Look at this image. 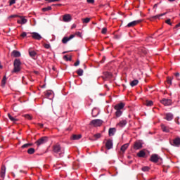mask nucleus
<instances>
[{
  "instance_id": "obj_1",
  "label": "nucleus",
  "mask_w": 180,
  "mask_h": 180,
  "mask_svg": "<svg viewBox=\"0 0 180 180\" xmlns=\"http://www.w3.org/2000/svg\"><path fill=\"white\" fill-rule=\"evenodd\" d=\"M20 65H22V62L20 59H15L13 62V72H19L20 71Z\"/></svg>"
},
{
  "instance_id": "obj_2",
  "label": "nucleus",
  "mask_w": 180,
  "mask_h": 180,
  "mask_svg": "<svg viewBox=\"0 0 180 180\" xmlns=\"http://www.w3.org/2000/svg\"><path fill=\"white\" fill-rule=\"evenodd\" d=\"M53 153H56V154H58L59 153V156L61 157L63 154H64V150L61 149V146H60L59 143H56L53 146Z\"/></svg>"
},
{
  "instance_id": "obj_3",
  "label": "nucleus",
  "mask_w": 180,
  "mask_h": 180,
  "mask_svg": "<svg viewBox=\"0 0 180 180\" xmlns=\"http://www.w3.org/2000/svg\"><path fill=\"white\" fill-rule=\"evenodd\" d=\"M103 124V121L102 120H93L90 122V126H94V127H99L102 126Z\"/></svg>"
},
{
  "instance_id": "obj_4",
  "label": "nucleus",
  "mask_w": 180,
  "mask_h": 180,
  "mask_svg": "<svg viewBox=\"0 0 180 180\" xmlns=\"http://www.w3.org/2000/svg\"><path fill=\"white\" fill-rule=\"evenodd\" d=\"M47 141H49V138L47 136H43L41 139H38L35 142V143L39 147V146H41V144H44L46 143H47Z\"/></svg>"
},
{
  "instance_id": "obj_5",
  "label": "nucleus",
  "mask_w": 180,
  "mask_h": 180,
  "mask_svg": "<svg viewBox=\"0 0 180 180\" xmlns=\"http://www.w3.org/2000/svg\"><path fill=\"white\" fill-rule=\"evenodd\" d=\"M141 22H143V20H134V21H132V22L128 23L127 27H134V26H136V25H139V23H141Z\"/></svg>"
},
{
  "instance_id": "obj_6",
  "label": "nucleus",
  "mask_w": 180,
  "mask_h": 180,
  "mask_svg": "<svg viewBox=\"0 0 180 180\" xmlns=\"http://www.w3.org/2000/svg\"><path fill=\"white\" fill-rule=\"evenodd\" d=\"M160 102L164 106H170V105H172V101L171 99L163 98Z\"/></svg>"
},
{
  "instance_id": "obj_7",
  "label": "nucleus",
  "mask_w": 180,
  "mask_h": 180,
  "mask_svg": "<svg viewBox=\"0 0 180 180\" xmlns=\"http://www.w3.org/2000/svg\"><path fill=\"white\" fill-rule=\"evenodd\" d=\"M6 172V167H5V165H3L1 167V172H0V176L3 179H5Z\"/></svg>"
},
{
  "instance_id": "obj_8",
  "label": "nucleus",
  "mask_w": 180,
  "mask_h": 180,
  "mask_svg": "<svg viewBox=\"0 0 180 180\" xmlns=\"http://www.w3.org/2000/svg\"><path fill=\"white\" fill-rule=\"evenodd\" d=\"M75 37V34H71L69 37H65L62 39V43H63V44H66V43H68L70 40H71L72 39H74Z\"/></svg>"
},
{
  "instance_id": "obj_9",
  "label": "nucleus",
  "mask_w": 180,
  "mask_h": 180,
  "mask_svg": "<svg viewBox=\"0 0 180 180\" xmlns=\"http://www.w3.org/2000/svg\"><path fill=\"white\" fill-rule=\"evenodd\" d=\"M158 160H160V157H158V155L153 154L150 156V161H151L152 162L157 163L158 162Z\"/></svg>"
},
{
  "instance_id": "obj_10",
  "label": "nucleus",
  "mask_w": 180,
  "mask_h": 180,
  "mask_svg": "<svg viewBox=\"0 0 180 180\" xmlns=\"http://www.w3.org/2000/svg\"><path fill=\"white\" fill-rule=\"evenodd\" d=\"M143 148V144L140 141H136L134 144V150H140Z\"/></svg>"
},
{
  "instance_id": "obj_11",
  "label": "nucleus",
  "mask_w": 180,
  "mask_h": 180,
  "mask_svg": "<svg viewBox=\"0 0 180 180\" xmlns=\"http://www.w3.org/2000/svg\"><path fill=\"white\" fill-rule=\"evenodd\" d=\"M172 146H174V147H179L180 146V138L176 137L173 140V143H172Z\"/></svg>"
},
{
  "instance_id": "obj_12",
  "label": "nucleus",
  "mask_w": 180,
  "mask_h": 180,
  "mask_svg": "<svg viewBox=\"0 0 180 180\" xmlns=\"http://www.w3.org/2000/svg\"><path fill=\"white\" fill-rule=\"evenodd\" d=\"M113 148V142L112 141V140H108L105 143V148H107V150H110V148Z\"/></svg>"
},
{
  "instance_id": "obj_13",
  "label": "nucleus",
  "mask_w": 180,
  "mask_h": 180,
  "mask_svg": "<svg viewBox=\"0 0 180 180\" xmlns=\"http://www.w3.org/2000/svg\"><path fill=\"white\" fill-rule=\"evenodd\" d=\"M32 39H34L35 40H41V35L39 34L37 32H32Z\"/></svg>"
},
{
  "instance_id": "obj_14",
  "label": "nucleus",
  "mask_w": 180,
  "mask_h": 180,
  "mask_svg": "<svg viewBox=\"0 0 180 180\" xmlns=\"http://www.w3.org/2000/svg\"><path fill=\"white\" fill-rule=\"evenodd\" d=\"M102 137V134L98 133V134H96L93 136V138H89V140H91V141H95L96 140H98V139H101Z\"/></svg>"
},
{
  "instance_id": "obj_15",
  "label": "nucleus",
  "mask_w": 180,
  "mask_h": 180,
  "mask_svg": "<svg viewBox=\"0 0 180 180\" xmlns=\"http://www.w3.org/2000/svg\"><path fill=\"white\" fill-rule=\"evenodd\" d=\"M124 108V103H120L119 104H117L114 107L115 110H120L121 109H123Z\"/></svg>"
},
{
  "instance_id": "obj_16",
  "label": "nucleus",
  "mask_w": 180,
  "mask_h": 180,
  "mask_svg": "<svg viewBox=\"0 0 180 180\" xmlns=\"http://www.w3.org/2000/svg\"><path fill=\"white\" fill-rule=\"evenodd\" d=\"M63 22H71V15L70 14L63 15Z\"/></svg>"
},
{
  "instance_id": "obj_17",
  "label": "nucleus",
  "mask_w": 180,
  "mask_h": 180,
  "mask_svg": "<svg viewBox=\"0 0 180 180\" xmlns=\"http://www.w3.org/2000/svg\"><path fill=\"white\" fill-rule=\"evenodd\" d=\"M127 124V121L126 120H122L120 121L117 126H118V127H124V126Z\"/></svg>"
},
{
  "instance_id": "obj_18",
  "label": "nucleus",
  "mask_w": 180,
  "mask_h": 180,
  "mask_svg": "<svg viewBox=\"0 0 180 180\" xmlns=\"http://www.w3.org/2000/svg\"><path fill=\"white\" fill-rule=\"evenodd\" d=\"M13 57H20V52L19 51L14 50L11 53Z\"/></svg>"
},
{
  "instance_id": "obj_19",
  "label": "nucleus",
  "mask_w": 180,
  "mask_h": 180,
  "mask_svg": "<svg viewBox=\"0 0 180 180\" xmlns=\"http://www.w3.org/2000/svg\"><path fill=\"white\" fill-rule=\"evenodd\" d=\"M115 133H116V128H110L108 131L109 136H115Z\"/></svg>"
},
{
  "instance_id": "obj_20",
  "label": "nucleus",
  "mask_w": 180,
  "mask_h": 180,
  "mask_svg": "<svg viewBox=\"0 0 180 180\" xmlns=\"http://www.w3.org/2000/svg\"><path fill=\"white\" fill-rule=\"evenodd\" d=\"M164 15H167V13H162V14H160V15H156L152 16V17L150 18V20H154V19H158L159 18H161V16H164Z\"/></svg>"
},
{
  "instance_id": "obj_21",
  "label": "nucleus",
  "mask_w": 180,
  "mask_h": 180,
  "mask_svg": "<svg viewBox=\"0 0 180 180\" xmlns=\"http://www.w3.org/2000/svg\"><path fill=\"white\" fill-rule=\"evenodd\" d=\"M172 79H174V77H167L166 82L168 85H172Z\"/></svg>"
},
{
  "instance_id": "obj_22",
  "label": "nucleus",
  "mask_w": 180,
  "mask_h": 180,
  "mask_svg": "<svg viewBox=\"0 0 180 180\" xmlns=\"http://www.w3.org/2000/svg\"><path fill=\"white\" fill-rule=\"evenodd\" d=\"M82 137V135L79 134V135H75L73 134L71 137L72 140H79V139H81Z\"/></svg>"
},
{
  "instance_id": "obj_23",
  "label": "nucleus",
  "mask_w": 180,
  "mask_h": 180,
  "mask_svg": "<svg viewBox=\"0 0 180 180\" xmlns=\"http://www.w3.org/2000/svg\"><path fill=\"white\" fill-rule=\"evenodd\" d=\"M172 119H174V115H172V113H167L166 114V120H172Z\"/></svg>"
},
{
  "instance_id": "obj_24",
  "label": "nucleus",
  "mask_w": 180,
  "mask_h": 180,
  "mask_svg": "<svg viewBox=\"0 0 180 180\" xmlns=\"http://www.w3.org/2000/svg\"><path fill=\"white\" fill-rule=\"evenodd\" d=\"M137 156L141 158H144V157H146V152H144V150H141L137 153Z\"/></svg>"
},
{
  "instance_id": "obj_25",
  "label": "nucleus",
  "mask_w": 180,
  "mask_h": 180,
  "mask_svg": "<svg viewBox=\"0 0 180 180\" xmlns=\"http://www.w3.org/2000/svg\"><path fill=\"white\" fill-rule=\"evenodd\" d=\"M162 130V131H165V133H169V129H168L167 127H165L164 124H161Z\"/></svg>"
},
{
  "instance_id": "obj_26",
  "label": "nucleus",
  "mask_w": 180,
  "mask_h": 180,
  "mask_svg": "<svg viewBox=\"0 0 180 180\" xmlns=\"http://www.w3.org/2000/svg\"><path fill=\"white\" fill-rule=\"evenodd\" d=\"M128 148H129V143H126L121 147L120 150L121 151H122V153H124Z\"/></svg>"
},
{
  "instance_id": "obj_27",
  "label": "nucleus",
  "mask_w": 180,
  "mask_h": 180,
  "mask_svg": "<svg viewBox=\"0 0 180 180\" xmlns=\"http://www.w3.org/2000/svg\"><path fill=\"white\" fill-rule=\"evenodd\" d=\"M29 54H30V57H32V58L34 59V57H36L37 53H36V51H30V50L29 51Z\"/></svg>"
},
{
  "instance_id": "obj_28",
  "label": "nucleus",
  "mask_w": 180,
  "mask_h": 180,
  "mask_svg": "<svg viewBox=\"0 0 180 180\" xmlns=\"http://www.w3.org/2000/svg\"><path fill=\"white\" fill-rule=\"evenodd\" d=\"M77 74L79 75V77H82V75H84V70L79 68L77 70Z\"/></svg>"
},
{
  "instance_id": "obj_29",
  "label": "nucleus",
  "mask_w": 180,
  "mask_h": 180,
  "mask_svg": "<svg viewBox=\"0 0 180 180\" xmlns=\"http://www.w3.org/2000/svg\"><path fill=\"white\" fill-rule=\"evenodd\" d=\"M139 84V80L134 79L130 82L131 86H136Z\"/></svg>"
},
{
  "instance_id": "obj_30",
  "label": "nucleus",
  "mask_w": 180,
  "mask_h": 180,
  "mask_svg": "<svg viewBox=\"0 0 180 180\" xmlns=\"http://www.w3.org/2000/svg\"><path fill=\"white\" fill-rule=\"evenodd\" d=\"M8 117L10 119V120H11V122H18V119L12 117V115H11L10 113L8 114Z\"/></svg>"
},
{
  "instance_id": "obj_31",
  "label": "nucleus",
  "mask_w": 180,
  "mask_h": 180,
  "mask_svg": "<svg viewBox=\"0 0 180 180\" xmlns=\"http://www.w3.org/2000/svg\"><path fill=\"white\" fill-rule=\"evenodd\" d=\"M20 19H21V25H25L26 23H27V19L22 17V16H20Z\"/></svg>"
},
{
  "instance_id": "obj_32",
  "label": "nucleus",
  "mask_w": 180,
  "mask_h": 180,
  "mask_svg": "<svg viewBox=\"0 0 180 180\" xmlns=\"http://www.w3.org/2000/svg\"><path fill=\"white\" fill-rule=\"evenodd\" d=\"M63 60H65V61H71L72 60V58L71 56L68 57V55H65L63 56Z\"/></svg>"
},
{
  "instance_id": "obj_33",
  "label": "nucleus",
  "mask_w": 180,
  "mask_h": 180,
  "mask_svg": "<svg viewBox=\"0 0 180 180\" xmlns=\"http://www.w3.org/2000/svg\"><path fill=\"white\" fill-rule=\"evenodd\" d=\"M104 75H105V78H112V73H110L109 72H105Z\"/></svg>"
},
{
  "instance_id": "obj_34",
  "label": "nucleus",
  "mask_w": 180,
  "mask_h": 180,
  "mask_svg": "<svg viewBox=\"0 0 180 180\" xmlns=\"http://www.w3.org/2000/svg\"><path fill=\"white\" fill-rule=\"evenodd\" d=\"M6 84V76H4L1 80V86H5Z\"/></svg>"
},
{
  "instance_id": "obj_35",
  "label": "nucleus",
  "mask_w": 180,
  "mask_h": 180,
  "mask_svg": "<svg viewBox=\"0 0 180 180\" xmlns=\"http://www.w3.org/2000/svg\"><path fill=\"white\" fill-rule=\"evenodd\" d=\"M82 20L83 23H89V22H91V18H82Z\"/></svg>"
},
{
  "instance_id": "obj_36",
  "label": "nucleus",
  "mask_w": 180,
  "mask_h": 180,
  "mask_svg": "<svg viewBox=\"0 0 180 180\" xmlns=\"http://www.w3.org/2000/svg\"><path fill=\"white\" fill-rule=\"evenodd\" d=\"M36 150H34V148H29L28 150H27V153H29V154H30V155H32V154H34V152H35Z\"/></svg>"
},
{
  "instance_id": "obj_37",
  "label": "nucleus",
  "mask_w": 180,
  "mask_h": 180,
  "mask_svg": "<svg viewBox=\"0 0 180 180\" xmlns=\"http://www.w3.org/2000/svg\"><path fill=\"white\" fill-rule=\"evenodd\" d=\"M33 146V143H25L22 146V148H27L28 147H32Z\"/></svg>"
},
{
  "instance_id": "obj_38",
  "label": "nucleus",
  "mask_w": 180,
  "mask_h": 180,
  "mask_svg": "<svg viewBox=\"0 0 180 180\" xmlns=\"http://www.w3.org/2000/svg\"><path fill=\"white\" fill-rule=\"evenodd\" d=\"M23 117H25V119H27L28 120H32V119H33V117H32V115L29 114L24 115Z\"/></svg>"
},
{
  "instance_id": "obj_39",
  "label": "nucleus",
  "mask_w": 180,
  "mask_h": 180,
  "mask_svg": "<svg viewBox=\"0 0 180 180\" xmlns=\"http://www.w3.org/2000/svg\"><path fill=\"white\" fill-rule=\"evenodd\" d=\"M52 8L51 6H48L42 8L43 12H47L49 11H51Z\"/></svg>"
},
{
  "instance_id": "obj_40",
  "label": "nucleus",
  "mask_w": 180,
  "mask_h": 180,
  "mask_svg": "<svg viewBox=\"0 0 180 180\" xmlns=\"http://www.w3.org/2000/svg\"><path fill=\"white\" fill-rule=\"evenodd\" d=\"M46 98H50L51 95H53V91H46L44 93Z\"/></svg>"
},
{
  "instance_id": "obj_41",
  "label": "nucleus",
  "mask_w": 180,
  "mask_h": 180,
  "mask_svg": "<svg viewBox=\"0 0 180 180\" xmlns=\"http://www.w3.org/2000/svg\"><path fill=\"white\" fill-rule=\"evenodd\" d=\"M142 171H143L144 172H147L148 171H150V167L148 166H145L143 167H142Z\"/></svg>"
},
{
  "instance_id": "obj_42",
  "label": "nucleus",
  "mask_w": 180,
  "mask_h": 180,
  "mask_svg": "<svg viewBox=\"0 0 180 180\" xmlns=\"http://www.w3.org/2000/svg\"><path fill=\"white\" fill-rule=\"evenodd\" d=\"M146 105L147 106H153V101H148V100H147Z\"/></svg>"
},
{
  "instance_id": "obj_43",
  "label": "nucleus",
  "mask_w": 180,
  "mask_h": 180,
  "mask_svg": "<svg viewBox=\"0 0 180 180\" xmlns=\"http://www.w3.org/2000/svg\"><path fill=\"white\" fill-rule=\"evenodd\" d=\"M115 115L117 116V117L122 116V111L120 110H117L115 112Z\"/></svg>"
},
{
  "instance_id": "obj_44",
  "label": "nucleus",
  "mask_w": 180,
  "mask_h": 180,
  "mask_svg": "<svg viewBox=\"0 0 180 180\" xmlns=\"http://www.w3.org/2000/svg\"><path fill=\"white\" fill-rule=\"evenodd\" d=\"M106 32H108V29H107L106 27H103V28L102 29L101 33H102L103 34H106Z\"/></svg>"
},
{
  "instance_id": "obj_45",
  "label": "nucleus",
  "mask_w": 180,
  "mask_h": 180,
  "mask_svg": "<svg viewBox=\"0 0 180 180\" xmlns=\"http://www.w3.org/2000/svg\"><path fill=\"white\" fill-rule=\"evenodd\" d=\"M15 4H16V0H10V4H9L10 6H11V5H13Z\"/></svg>"
},
{
  "instance_id": "obj_46",
  "label": "nucleus",
  "mask_w": 180,
  "mask_h": 180,
  "mask_svg": "<svg viewBox=\"0 0 180 180\" xmlns=\"http://www.w3.org/2000/svg\"><path fill=\"white\" fill-rule=\"evenodd\" d=\"M165 23H167V25H169L170 26L172 25V23H171V19H168L165 21Z\"/></svg>"
},
{
  "instance_id": "obj_47",
  "label": "nucleus",
  "mask_w": 180,
  "mask_h": 180,
  "mask_svg": "<svg viewBox=\"0 0 180 180\" xmlns=\"http://www.w3.org/2000/svg\"><path fill=\"white\" fill-rule=\"evenodd\" d=\"M44 47L45 48V49H50V47H51V46H50V44H44Z\"/></svg>"
},
{
  "instance_id": "obj_48",
  "label": "nucleus",
  "mask_w": 180,
  "mask_h": 180,
  "mask_svg": "<svg viewBox=\"0 0 180 180\" xmlns=\"http://www.w3.org/2000/svg\"><path fill=\"white\" fill-rule=\"evenodd\" d=\"M75 67H78V65H79V60H77L75 64H74Z\"/></svg>"
},
{
  "instance_id": "obj_49",
  "label": "nucleus",
  "mask_w": 180,
  "mask_h": 180,
  "mask_svg": "<svg viewBox=\"0 0 180 180\" xmlns=\"http://www.w3.org/2000/svg\"><path fill=\"white\" fill-rule=\"evenodd\" d=\"M27 35V34L26 32H22L20 36L21 37H26V36Z\"/></svg>"
},
{
  "instance_id": "obj_50",
  "label": "nucleus",
  "mask_w": 180,
  "mask_h": 180,
  "mask_svg": "<svg viewBox=\"0 0 180 180\" xmlns=\"http://www.w3.org/2000/svg\"><path fill=\"white\" fill-rule=\"evenodd\" d=\"M88 4H95V0H87Z\"/></svg>"
},
{
  "instance_id": "obj_51",
  "label": "nucleus",
  "mask_w": 180,
  "mask_h": 180,
  "mask_svg": "<svg viewBox=\"0 0 180 180\" xmlns=\"http://www.w3.org/2000/svg\"><path fill=\"white\" fill-rule=\"evenodd\" d=\"M75 35H76V36H78L79 37H81V32H76Z\"/></svg>"
},
{
  "instance_id": "obj_52",
  "label": "nucleus",
  "mask_w": 180,
  "mask_h": 180,
  "mask_svg": "<svg viewBox=\"0 0 180 180\" xmlns=\"http://www.w3.org/2000/svg\"><path fill=\"white\" fill-rule=\"evenodd\" d=\"M60 0H49V4H51V2H58Z\"/></svg>"
},
{
  "instance_id": "obj_53",
  "label": "nucleus",
  "mask_w": 180,
  "mask_h": 180,
  "mask_svg": "<svg viewBox=\"0 0 180 180\" xmlns=\"http://www.w3.org/2000/svg\"><path fill=\"white\" fill-rule=\"evenodd\" d=\"M17 23H18L19 25H22V20H18Z\"/></svg>"
},
{
  "instance_id": "obj_54",
  "label": "nucleus",
  "mask_w": 180,
  "mask_h": 180,
  "mask_svg": "<svg viewBox=\"0 0 180 180\" xmlns=\"http://www.w3.org/2000/svg\"><path fill=\"white\" fill-rule=\"evenodd\" d=\"M95 110H96V109H94L93 110H92V115H93V116H96V115H98V114H94V112H95Z\"/></svg>"
},
{
  "instance_id": "obj_55",
  "label": "nucleus",
  "mask_w": 180,
  "mask_h": 180,
  "mask_svg": "<svg viewBox=\"0 0 180 180\" xmlns=\"http://www.w3.org/2000/svg\"><path fill=\"white\" fill-rule=\"evenodd\" d=\"M174 75H175V77H179V72H176V73H174Z\"/></svg>"
},
{
  "instance_id": "obj_56",
  "label": "nucleus",
  "mask_w": 180,
  "mask_h": 180,
  "mask_svg": "<svg viewBox=\"0 0 180 180\" xmlns=\"http://www.w3.org/2000/svg\"><path fill=\"white\" fill-rule=\"evenodd\" d=\"M10 18H18L17 15H12L10 16Z\"/></svg>"
},
{
  "instance_id": "obj_57",
  "label": "nucleus",
  "mask_w": 180,
  "mask_h": 180,
  "mask_svg": "<svg viewBox=\"0 0 180 180\" xmlns=\"http://www.w3.org/2000/svg\"><path fill=\"white\" fill-rule=\"evenodd\" d=\"M61 6V4H53L52 6Z\"/></svg>"
},
{
  "instance_id": "obj_58",
  "label": "nucleus",
  "mask_w": 180,
  "mask_h": 180,
  "mask_svg": "<svg viewBox=\"0 0 180 180\" xmlns=\"http://www.w3.org/2000/svg\"><path fill=\"white\" fill-rule=\"evenodd\" d=\"M75 27H77V25H75V24H73L72 26V29H75Z\"/></svg>"
},
{
  "instance_id": "obj_59",
  "label": "nucleus",
  "mask_w": 180,
  "mask_h": 180,
  "mask_svg": "<svg viewBox=\"0 0 180 180\" xmlns=\"http://www.w3.org/2000/svg\"><path fill=\"white\" fill-rule=\"evenodd\" d=\"M38 126H40V127H43V126H44L43 124H40V123H39L38 124Z\"/></svg>"
},
{
  "instance_id": "obj_60",
  "label": "nucleus",
  "mask_w": 180,
  "mask_h": 180,
  "mask_svg": "<svg viewBox=\"0 0 180 180\" xmlns=\"http://www.w3.org/2000/svg\"><path fill=\"white\" fill-rule=\"evenodd\" d=\"M2 68H4V66H2V65H1V62H0V70H2Z\"/></svg>"
},
{
  "instance_id": "obj_61",
  "label": "nucleus",
  "mask_w": 180,
  "mask_h": 180,
  "mask_svg": "<svg viewBox=\"0 0 180 180\" xmlns=\"http://www.w3.org/2000/svg\"><path fill=\"white\" fill-rule=\"evenodd\" d=\"M157 6H158V4H156L154 5V8H157Z\"/></svg>"
},
{
  "instance_id": "obj_62",
  "label": "nucleus",
  "mask_w": 180,
  "mask_h": 180,
  "mask_svg": "<svg viewBox=\"0 0 180 180\" xmlns=\"http://www.w3.org/2000/svg\"><path fill=\"white\" fill-rule=\"evenodd\" d=\"M169 2H174L175 0H168Z\"/></svg>"
},
{
  "instance_id": "obj_63",
  "label": "nucleus",
  "mask_w": 180,
  "mask_h": 180,
  "mask_svg": "<svg viewBox=\"0 0 180 180\" xmlns=\"http://www.w3.org/2000/svg\"><path fill=\"white\" fill-rule=\"evenodd\" d=\"M105 88H107L108 89H109V88L108 87V85H105Z\"/></svg>"
},
{
  "instance_id": "obj_64",
  "label": "nucleus",
  "mask_w": 180,
  "mask_h": 180,
  "mask_svg": "<svg viewBox=\"0 0 180 180\" xmlns=\"http://www.w3.org/2000/svg\"><path fill=\"white\" fill-rule=\"evenodd\" d=\"M44 86H46V85L44 84V85L42 86V88H44Z\"/></svg>"
}]
</instances>
